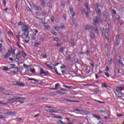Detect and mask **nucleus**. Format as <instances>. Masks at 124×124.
Masks as SVG:
<instances>
[{
	"mask_svg": "<svg viewBox=\"0 0 124 124\" xmlns=\"http://www.w3.org/2000/svg\"><path fill=\"white\" fill-rule=\"evenodd\" d=\"M102 23V17L100 16H94L93 18V24L96 26V24Z\"/></svg>",
	"mask_w": 124,
	"mask_h": 124,
	"instance_id": "nucleus-1",
	"label": "nucleus"
},
{
	"mask_svg": "<svg viewBox=\"0 0 124 124\" xmlns=\"http://www.w3.org/2000/svg\"><path fill=\"white\" fill-rule=\"evenodd\" d=\"M124 88L123 87H117L115 92L116 95L119 96V97H122L123 94H122V91H123Z\"/></svg>",
	"mask_w": 124,
	"mask_h": 124,
	"instance_id": "nucleus-2",
	"label": "nucleus"
},
{
	"mask_svg": "<svg viewBox=\"0 0 124 124\" xmlns=\"http://www.w3.org/2000/svg\"><path fill=\"white\" fill-rule=\"evenodd\" d=\"M2 111L3 112L4 115H10V116H13V115H16V112H12V111H9V109H3L2 110Z\"/></svg>",
	"mask_w": 124,
	"mask_h": 124,
	"instance_id": "nucleus-3",
	"label": "nucleus"
},
{
	"mask_svg": "<svg viewBox=\"0 0 124 124\" xmlns=\"http://www.w3.org/2000/svg\"><path fill=\"white\" fill-rule=\"evenodd\" d=\"M99 6L98 5V4L96 3V8L95 9L96 13L98 14L99 16H101V10H100V9H99Z\"/></svg>",
	"mask_w": 124,
	"mask_h": 124,
	"instance_id": "nucleus-4",
	"label": "nucleus"
},
{
	"mask_svg": "<svg viewBox=\"0 0 124 124\" xmlns=\"http://www.w3.org/2000/svg\"><path fill=\"white\" fill-rule=\"evenodd\" d=\"M11 67L10 68V69H12V68H15V70L13 71L14 73H16V72H18V70L19 69V68H18V67H15V64H11Z\"/></svg>",
	"mask_w": 124,
	"mask_h": 124,
	"instance_id": "nucleus-5",
	"label": "nucleus"
},
{
	"mask_svg": "<svg viewBox=\"0 0 124 124\" xmlns=\"http://www.w3.org/2000/svg\"><path fill=\"white\" fill-rule=\"evenodd\" d=\"M21 54V53L20 52V51L19 52H17L16 55V58L15 60V61L16 62H19V61H20V54Z\"/></svg>",
	"mask_w": 124,
	"mask_h": 124,
	"instance_id": "nucleus-6",
	"label": "nucleus"
},
{
	"mask_svg": "<svg viewBox=\"0 0 124 124\" xmlns=\"http://www.w3.org/2000/svg\"><path fill=\"white\" fill-rule=\"evenodd\" d=\"M114 73H115V75H118V74H119V75H118V77H120V76H121V75H122V73L121 72H120V70L118 68L115 69Z\"/></svg>",
	"mask_w": 124,
	"mask_h": 124,
	"instance_id": "nucleus-7",
	"label": "nucleus"
},
{
	"mask_svg": "<svg viewBox=\"0 0 124 124\" xmlns=\"http://www.w3.org/2000/svg\"><path fill=\"white\" fill-rule=\"evenodd\" d=\"M16 101H17V97L16 96H14L11 99L8 100V102H11V103H13V102H16Z\"/></svg>",
	"mask_w": 124,
	"mask_h": 124,
	"instance_id": "nucleus-8",
	"label": "nucleus"
},
{
	"mask_svg": "<svg viewBox=\"0 0 124 124\" xmlns=\"http://www.w3.org/2000/svg\"><path fill=\"white\" fill-rule=\"evenodd\" d=\"M10 56H11V50H8V53L6 54V55L4 56V59H7V58H9Z\"/></svg>",
	"mask_w": 124,
	"mask_h": 124,
	"instance_id": "nucleus-9",
	"label": "nucleus"
},
{
	"mask_svg": "<svg viewBox=\"0 0 124 124\" xmlns=\"http://www.w3.org/2000/svg\"><path fill=\"white\" fill-rule=\"evenodd\" d=\"M62 101H65V100H66V101H69V102H78V101H75V100H69V99H66L65 98H61Z\"/></svg>",
	"mask_w": 124,
	"mask_h": 124,
	"instance_id": "nucleus-10",
	"label": "nucleus"
},
{
	"mask_svg": "<svg viewBox=\"0 0 124 124\" xmlns=\"http://www.w3.org/2000/svg\"><path fill=\"white\" fill-rule=\"evenodd\" d=\"M66 60H67V61H69L70 62H73V60L72 58H71V57H70V55L67 56L66 57Z\"/></svg>",
	"mask_w": 124,
	"mask_h": 124,
	"instance_id": "nucleus-11",
	"label": "nucleus"
},
{
	"mask_svg": "<svg viewBox=\"0 0 124 124\" xmlns=\"http://www.w3.org/2000/svg\"><path fill=\"white\" fill-rule=\"evenodd\" d=\"M102 88H108L109 90L111 89V87L108 86L106 83H103L102 85Z\"/></svg>",
	"mask_w": 124,
	"mask_h": 124,
	"instance_id": "nucleus-12",
	"label": "nucleus"
},
{
	"mask_svg": "<svg viewBox=\"0 0 124 124\" xmlns=\"http://www.w3.org/2000/svg\"><path fill=\"white\" fill-rule=\"evenodd\" d=\"M16 83L17 86H21V87H24L25 86V84L21 82H16Z\"/></svg>",
	"mask_w": 124,
	"mask_h": 124,
	"instance_id": "nucleus-13",
	"label": "nucleus"
},
{
	"mask_svg": "<svg viewBox=\"0 0 124 124\" xmlns=\"http://www.w3.org/2000/svg\"><path fill=\"white\" fill-rule=\"evenodd\" d=\"M119 107H120L122 109H124V104L123 102L119 103Z\"/></svg>",
	"mask_w": 124,
	"mask_h": 124,
	"instance_id": "nucleus-14",
	"label": "nucleus"
},
{
	"mask_svg": "<svg viewBox=\"0 0 124 124\" xmlns=\"http://www.w3.org/2000/svg\"><path fill=\"white\" fill-rule=\"evenodd\" d=\"M11 52L12 53V55L15 57V49L12 48V47H11Z\"/></svg>",
	"mask_w": 124,
	"mask_h": 124,
	"instance_id": "nucleus-15",
	"label": "nucleus"
},
{
	"mask_svg": "<svg viewBox=\"0 0 124 124\" xmlns=\"http://www.w3.org/2000/svg\"><path fill=\"white\" fill-rule=\"evenodd\" d=\"M57 93H59L61 95H62V94H65V92H62V91H59Z\"/></svg>",
	"mask_w": 124,
	"mask_h": 124,
	"instance_id": "nucleus-16",
	"label": "nucleus"
},
{
	"mask_svg": "<svg viewBox=\"0 0 124 124\" xmlns=\"http://www.w3.org/2000/svg\"><path fill=\"white\" fill-rule=\"evenodd\" d=\"M85 28L86 31H89L91 30V26H90V25H87L85 26Z\"/></svg>",
	"mask_w": 124,
	"mask_h": 124,
	"instance_id": "nucleus-17",
	"label": "nucleus"
},
{
	"mask_svg": "<svg viewBox=\"0 0 124 124\" xmlns=\"http://www.w3.org/2000/svg\"><path fill=\"white\" fill-rule=\"evenodd\" d=\"M34 35H33L32 36H31V39L32 40H36V33H34Z\"/></svg>",
	"mask_w": 124,
	"mask_h": 124,
	"instance_id": "nucleus-18",
	"label": "nucleus"
},
{
	"mask_svg": "<svg viewBox=\"0 0 124 124\" xmlns=\"http://www.w3.org/2000/svg\"><path fill=\"white\" fill-rule=\"evenodd\" d=\"M95 32L96 33L98 34L99 32H98V27H97V25H96V26H95Z\"/></svg>",
	"mask_w": 124,
	"mask_h": 124,
	"instance_id": "nucleus-19",
	"label": "nucleus"
},
{
	"mask_svg": "<svg viewBox=\"0 0 124 124\" xmlns=\"http://www.w3.org/2000/svg\"><path fill=\"white\" fill-rule=\"evenodd\" d=\"M24 35L26 38H29V39H30V38H29V31L24 32Z\"/></svg>",
	"mask_w": 124,
	"mask_h": 124,
	"instance_id": "nucleus-20",
	"label": "nucleus"
},
{
	"mask_svg": "<svg viewBox=\"0 0 124 124\" xmlns=\"http://www.w3.org/2000/svg\"><path fill=\"white\" fill-rule=\"evenodd\" d=\"M115 45L118 46L119 45V37H116V40L115 41Z\"/></svg>",
	"mask_w": 124,
	"mask_h": 124,
	"instance_id": "nucleus-21",
	"label": "nucleus"
},
{
	"mask_svg": "<svg viewBox=\"0 0 124 124\" xmlns=\"http://www.w3.org/2000/svg\"><path fill=\"white\" fill-rule=\"evenodd\" d=\"M37 18V19H38V20H41V23H42V24H43V25H45L46 23H45V22H43V19H42V18H39V17H36Z\"/></svg>",
	"mask_w": 124,
	"mask_h": 124,
	"instance_id": "nucleus-22",
	"label": "nucleus"
},
{
	"mask_svg": "<svg viewBox=\"0 0 124 124\" xmlns=\"http://www.w3.org/2000/svg\"><path fill=\"white\" fill-rule=\"evenodd\" d=\"M33 7L34 8V9H35V10H36V11H37V10H38V6H37V5H33Z\"/></svg>",
	"mask_w": 124,
	"mask_h": 124,
	"instance_id": "nucleus-23",
	"label": "nucleus"
},
{
	"mask_svg": "<svg viewBox=\"0 0 124 124\" xmlns=\"http://www.w3.org/2000/svg\"><path fill=\"white\" fill-rule=\"evenodd\" d=\"M29 80H31V81H35V82H38V81H39V80H37L35 78H28Z\"/></svg>",
	"mask_w": 124,
	"mask_h": 124,
	"instance_id": "nucleus-24",
	"label": "nucleus"
},
{
	"mask_svg": "<svg viewBox=\"0 0 124 124\" xmlns=\"http://www.w3.org/2000/svg\"><path fill=\"white\" fill-rule=\"evenodd\" d=\"M118 64H119V65L124 66V63H123V62L121 61V60H118Z\"/></svg>",
	"mask_w": 124,
	"mask_h": 124,
	"instance_id": "nucleus-25",
	"label": "nucleus"
},
{
	"mask_svg": "<svg viewBox=\"0 0 124 124\" xmlns=\"http://www.w3.org/2000/svg\"><path fill=\"white\" fill-rule=\"evenodd\" d=\"M41 3L43 7H46V6L45 5V1H44V0H42L41 1Z\"/></svg>",
	"mask_w": 124,
	"mask_h": 124,
	"instance_id": "nucleus-26",
	"label": "nucleus"
},
{
	"mask_svg": "<svg viewBox=\"0 0 124 124\" xmlns=\"http://www.w3.org/2000/svg\"><path fill=\"white\" fill-rule=\"evenodd\" d=\"M45 72V71H44L43 69L42 68H41V70L40 71V74H41V75L44 74Z\"/></svg>",
	"mask_w": 124,
	"mask_h": 124,
	"instance_id": "nucleus-27",
	"label": "nucleus"
},
{
	"mask_svg": "<svg viewBox=\"0 0 124 124\" xmlns=\"http://www.w3.org/2000/svg\"><path fill=\"white\" fill-rule=\"evenodd\" d=\"M63 51H64V47L62 46L59 50V51L60 52V53H63Z\"/></svg>",
	"mask_w": 124,
	"mask_h": 124,
	"instance_id": "nucleus-28",
	"label": "nucleus"
},
{
	"mask_svg": "<svg viewBox=\"0 0 124 124\" xmlns=\"http://www.w3.org/2000/svg\"><path fill=\"white\" fill-rule=\"evenodd\" d=\"M64 87L65 88H66V89H68L69 90H70V89H71V88H72V86H67V85H64Z\"/></svg>",
	"mask_w": 124,
	"mask_h": 124,
	"instance_id": "nucleus-29",
	"label": "nucleus"
},
{
	"mask_svg": "<svg viewBox=\"0 0 124 124\" xmlns=\"http://www.w3.org/2000/svg\"><path fill=\"white\" fill-rule=\"evenodd\" d=\"M93 116L94 118H96V119L97 120H100V116H97L95 114H93Z\"/></svg>",
	"mask_w": 124,
	"mask_h": 124,
	"instance_id": "nucleus-30",
	"label": "nucleus"
},
{
	"mask_svg": "<svg viewBox=\"0 0 124 124\" xmlns=\"http://www.w3.org/2000/svg\"><path fill=\"white\" fill-rule=\"evenodd\" d=\"M90 36L91 37V38H93V39H94V35L93 34V33L91 32Z\"/></svg>",
	"mask_w": 124,
	"mask_h": 124,
	"instance_id": "nucleus-31",
	"label": "nucleus"
},
{
	"mask_svg": "<svg viewBox=\"0 0 124 124\" xmlns=\"http://www.w3.org/2000/svg\"><path fill=\"white\" fill-rule=\"evenodd\" d=\"M3 70H5L6 71H8L9 70V69H8V67L6 66H3Z\"/></svg>",
	"mask_w": 124,
	"mask_h": 124,
	"instance_id": "nucleus-32",
	"label": "nucleus"
},
{
	"mask_svg": "<svg viewBox=\"0 0 124 124\" xmlns=\"http://www.w3.org/2000/svg\"><path fill=\"white\" fill-rule=\"evenodd\" d=\"M80 10H81V11L82 14H83L84 13V12H85V11L86 10H85V9H84V8H83V7H81L80 8Z\"/></svg>",
	"mask_w": 124,
	"mask_h": 124,
	"instance_id": "nucleus-33",
	"label": "nucleus"
},
{
	"mask_svg": "<svg viewBox=\"0 0 124 124\" xmlns=\"http://www.w3.org/2000/svg\"><path fill=\"white\" fill-rule=\"evenodd\" d=\"M99 112L101 113V114H106V111H105V110H103V109L100 110Z\"/></svg>",
	"mask_w": 124,
	"mask_h": 124,
	"instance_id": "nucleus-34",
	"label": "nucleus"
},
{
	"mask_svg": "<svg viewBox=\"0 0 124 124\" xmlns=\"http://www.w3.org/2000/svg\"><path fill=\"white\" fill-rule=\"evenodd\" d=\"M44 74H45L46 76H47V75H50V73H49V72L47 71H45V73H44Z\"/></svg>",
	"mask_w": 124,
	"mask_h": 124,
	"instance_id": "nucleus-35",
	"label": "nucleus"
},
{
	"mask_svg": "<svg viewBox=\"0 0 124 124\" xmlns=\"http://www.w3.org/2000/svg\"><path fill=\"white\" fill-rule=\"evenodd\" d=\"M22 53L23 58H25V57H26V56H27V53H26V52H25V51H24V50L22 51Z\"/></svg>",
	"mask_w": 124,
	"mask_h": 124,
	"instance_id": "nucleus-36",
	"label": "nucleus"
},
{
	"mask_svg": "<svg viewBox=\"0 0 124 124\" xmlns=\"http://www.w3.org/2000/svg\"><path fill=\"white\" fill-rule=\"evenodd\" d=\"M59 87H61V85L60 84V83H57L56 85H55V88L56 89H57V90H58V89H59Z\"/></svg>",
	"mask_w": 124,
	"mask_h": 124,
	"instance_id": "nucleus-37",
	"label": "nucleus"
},
{
	"mask_svg": "<svg viewBox=\"0 0 124 124\" xmlns=\"http://www.w3.org/2000/svg\"><path fill=\"white\" fill-rule=\"evenodd\" d=\"M16 99H17V100H18V99H22L23 100H25V99H27V98H25V97H16Z\"/></svg>",
	"mask_w": 124,
	"mask_h": 124,
	"instance_id": "nucleus-38",
	"label": "nucleus"
},
{
	"mask_svg": "<svg viewBox=\"0 0 124 124\" xmlns=\"http://www.w3.org/2000/svg\"><path fill=\"white\" fill-rule=\"evenodd\" d=\"M54 69L56 73H57L58 75H62L61 74L58 73V70H57L56 67H54Z\"/></svg>",
	"mask_w": 124,
	"mask_h": 124,
	"instance_id": "nucleus-39",
	"label": "nucleus"
},
{
	"mask_svg": "<svg viewBox=\"0 0 124 124\" xmlns=\"http://www.w3.org/2000/svg\"><path fill=\"white\" fill-rule=\"evenodd\" d=\"M26 9L27 11H29V12H31V9L29 7H26Z\"/></svg>",
	"mask_w": 124,
	"mask_h": 124,
	"instance_id": "nucleus-40",
	"label": "nucleus"
},
{
	"mask_svg": "<svg viewBox=\"0 0 124 124\" xmlns=\"http://www.w3.org/2000/svg\"><path fill=\"white\" fill-rule=\"evenodd\" d=\"M51 32L52 34H53V35H57V32H56V31H51Z\"/></svg>",
	"mask_w": 124,
	"mask_h": 124,
	"instance_id": "nucleus-41",
	"label": "nucleus"
},
{
	"mask_svg": "<svg viewBox=\"0 0 124 124\" xmlns=\"http://www.w3.org/2000/svg\"><path fill=\"white\" fill-rule=\"evenodd\" d=\"M2 51V44L0 43V52Z\"/></svg>",
	"mask_w": 124,
	"mask_h": 124,
	"instance_id": "nucleus-42",
	"label": "nucleus"
},
{
	"mask_svg": "<svg viewBox=\"0 0 124 124\" xmlns=\"http://www.w3.org/2000/svg\"><path fill=\"white\" fill-rule=\"evenodd\" d=\"M38 45H40V43H36L34 44V47H38Z\"/></svg>",
	"mask_w": 124,
	"mask_h": 124,
	"instance_id": "nucleus-43",
	"label": "nucleus"
},
{
	"mask_svg": "<svg viewBox=\"0 0 124 124\" xmlns=\"http://www.w3.org/2000/svg\"><path fill=\"white\" fill-rule=\"evenodd\" d=\"M22 31H24V32H28V31H29V28H27L26 29L22 30Z\"/></svg>",
	"mask_w": 124,
	"mask_h": 124,
	"instance_id": "nucleus-44",
	"label": "nucleus"
},
{
	"mask_svg": "<svg viewBox=\"0 0 124 124\" xmlns=\"http://www.w3.org/2000/svg\"><path fill=\"white\" fill-rule=\"evenodd\" d=\"M49 112L50 113H56V111H54V109H49Z\"/></svg>",
	"mask_w": 124,
	"mask_h": 124,
	"instance_id": "nucleus-45",
	"label": "nucleus"
},
{
	"mask_svg": "<svg viewBox=\"0 0 124 124\" xmlns=\"http://www.w3.org/2000/svg\"><path fill=\"white\" fill-rule=\"evenodd\" d=\"M55 118H56V119H60L61 120L62 119V117L60 116H55Z\"/></svg>",
	"mask_w": 124,
	"mask_h": 124,
	"instance_id": "nucleus-46",
	"label": "nucleus"
},
{
	"mask_svg": "<svg viewBox=\"0 0 124 124\" xmlns=\"http://www.w3.org/2000/svg\"><path fill=\"white\" fill-rule=\"evenodd\" d=\"M116 115L117 116V117H118V118H120V117H123L124 114H117Z\"/></svg>",
	"mask_w": 124,
	"mask_h": 124,
	"instance_id": "nucleus-47",
	"label": "nucleus"
},
{
	"mask_svg": "<svg viewBox=\"0 0 124 124\" xmlns=\"http://www.w3.org/2000/svg\"><path fill=\"white\" fill-rule=\"evenodd\" d=\"M70 11L71 13H73V8L72 7H69Z\"/></svg>",
	"mask_w": 124,
	"mask_h": 124,
	"instance_id": "nucleus-48",
	"label": "nucleus"
},
{
	"mask_svg": "<svg viewBox=\"0 0 124 124\" xmlns=\"http://www.w3.org/2000/svg\"><path fill=\"white\" fill-rule=\"evenodd\" d=\"M41 13H42L43 16H45V15H46V13H45V12H44V11H42Z\"/></svg>",
	"mask_w": 124,
	"mask_h": 124,
	"instance_id": "nucleus-49",
	"label": "nucleus"
},
{
	"mask_svg": "<svg viewBox=\"0 0 124 124\" xmlns=\"http://www.w3.org/2000/svg\"><path fill=\"white\" fill-rule=\"evenodd\" d=\"M49 27L48 25H45L44 26V29H45L46 30H48V29H49Z\"/></svg>",
	"mask_w": 124,
	"mask_h": 124,
	"instance_id": "nucleus-50",
	"label": "nucleus"
},
{
	"mask_svg": "<svg viewBox=\"0 0 124 124\" xmlns=\"http://www.w3.org/2000/svg\"><path fill=\"white\" fill-rule=\"evenodd\" d=\"M63 18H64L65 21H66V16L64 14H63Z\"/></svg>",
	"mask_w": 124,
	"mask_h": 124,
	"instance_id": "nucleus-51",
	"label": "nucleus"
},
{
	"mask_svg": "<svg viewBox=\"0 0 124 124\" xmlns=\"http://www.w3.org/2000/svg\"><path fill=\"white\" fill-rule=\"evenodd\" d=\"M103 16L105 18L107 17V15H106V12H105V11L103 12Z\"/></svg>",
	"mask_w": 124,
	"mask_h": 124,
	"instance_id": "nucleus-52",
	"label": "nucleus"
},
{
	"mask_svg": "<svg viewBox=\"0 0 124 124\" xmlns=\"http://www.w3.org/2000/svg\"><path fill=\"white\" fill-rule=\"evenodd\" d=\"M60 29V27H59V26H56L54 28V30H55V31H59V29Z\"/></svg>",
	"mask_w": 124,
	"mask_h": 124,
	"instance_id": "nucleus-53",
	"label": "nucleus"
},
{
	"mask_svg": "<svg viewBox=\"0 0 124 124\" xmlns=\"http://www.w3.org/2000/svg\"><path fill=\"white\" fill-rule=\"evenodd\" d=\"M111 61H113V59L111 58V60L110 61H108V64H111L112 63V62H111Z\"/></svg>",
	"mask_w": 124,
	"mask_h": 124,
	"instance_id": "nucleus-54",
	"label": "nucleus"
},
{
	"mask_svg": "<svg viewBox=\"0 0 124 124\" xmlns=\"http://www.w3.org/2000/svg\"><path fill=\"white\" fill-rule=\"evenodd\" d=\"M53 40H54L55 41H59V38L55 37L54 38Z\"/></svg>",
	"mask_w": 124,
	"mask_h": 124,
	"instance_id": "nucleus-55",
	"label": "nucleus"
},
{
	"mask_svg": "<svg viewBox=\"0 0 124 124\" xmlns=\"http://www.w3.org/2000/svg\"><path fill=\"white\" fill-rule=\"evenodd\" d=\"M46 66H47V67H48V68H50V69H53V67H52L50 64H46Z\"/></svg>",
	"mask_w": 124,
	"mask_h": 124,
	"instance_id": "nucleus-56",
	"label": "nucleus"
},
{
	"mask_svg": "<svg viewBox=\"0 0 124 124\" xmlns=\"http://www.w3.org/2000/svg\"><path fill=\"white\" fill-rule=\"evenodd\" d=\"M0 104H1L2 105H6V104H7V103H3V102H2L1 101H0Z\"/></svg>",
	"mask_w": 124,
	"mask_h": 124,
	"instance_id": "nucleus-57",
	"label": "nucleus"
},
{
	"mask_svg": "<svg viewBox=\"0 0 124 124\" xmlns=\"http://www.w3.org/2000/svg\"><path fill=\"white\" fill-rule=\"evenodd\" d=\"M54 19H55V17H54V16H52L50 18L51 22H54Z\"/></svg>",
	"mask_w": 124,
	"mask_h": 124,
	"instance_id": "nucleus-58",
	"label": "nucleus"
},
{
	"mask_svg": "<svg viewBox=\"0 0 124 124\" xmlns=\"http://www.w3.org/2000/svg\"><path fill=\"white\" fill-rule=\"evenodd\" d=\"M23 66H25L26 68H29V67H30V66H29L26 64H24Z\"/></svg>",
	"mask_w": 124,
	"mask_h": 124,
	"instance_id": "nucleus-59",
	"label": "nucleus"
},
{
	"mask_svg": "<svg viewBox=\"0 0 124 124\" xmlns=\"http://www.w3.org/2000/svg\"><path fill=\"white\" fill-rule=\"evenodd\" d=\"M116 19H117V20H119V19H120V16L119 15H116L115 16Z\"/></svg>",
	"mask_w": 124,
	"mask_h": 124,
	"instance_id": "nucleus-60",
	"label": "nucleus"
},
{
	"mask_svg": "<svg viewBox=\"0 0 124 124\" xmlns=\"http://www.w3.org/2000/svg\"><path fill=\"white\" fill-rule=\"evenodd\" d=\"M105 74H106V76H107V77H110V76L109 75V73L107 72H105Z\"/></svg>",
	"mask_w": 124,
	"mask_h": 124,
	"instance_id": "nucleus-61",
	"label": "nucleus"
},
{
	"mask_svg": "<svg viewBox=\"0 0 124 124\" xmlns=\"http://www.w3.org/2000/svg\"><path fill=\"white\" fill-rule=\"evenodd\" d=\"M23 25V22L22 21H20L18 23V26H22Z\"/></svg>",
	"mask_w": 124,
	"mask_h": 124,
	"instance_id": "nucleus-62",
	"label": "nucleus"
},
{
	"mask_svg": "<svg viewBox=\"0 0 124 124\" xmlns=\"http://www.w3.org/2000/svg\"><path fill=\"white\" fill-rule=\"evenodd\" d=\"M46 5H47V6H48V7H49L50 8H51V5H50V3L47 2V3H46Z\"/></svg>",
	"mask_w": 124,
	"mask_h": 124,
	"instance_id": "nucleus-63",
	"label": "nucleus"
},
{
	"mask_svg": "<svg viewBox=\"0 0 124 124\" xmlns=\"http://www.w3.org/2000/svg\"><path fill=\"white\" fill-rule=\"evenodd\" d=\"M5 117L3 115H0V119H4Z\"/></svg>",
	"mask_w": 124,
	"mask_h": 124,
	"instance_id": "nucleus-64",
	"label": "nucleus"
}]
</instances>
